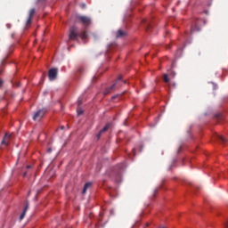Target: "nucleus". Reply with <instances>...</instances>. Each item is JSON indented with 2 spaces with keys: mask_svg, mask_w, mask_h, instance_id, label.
<instances>
[{
  "mask_svg": "<svg viewBox=\"0 0 228 228\" xmlns=\"http://www.w3.org/2000/svg\"><path fill=\"white\" fill-rule=\"evenodd\" d=\"M16 86H20V83H17V84H16Z\"/></svg>",
  "mask_w": 228,
  "mask_h": 228,
  "instance_id": "obj_26",
  "label": "nucleus"
},
{
  "mask_svg": "<svg viewBox=\"0 0 228 228\" xmlns=\"http://www.w3.org/2000/svg\"><path fill=\"white\" fill-rule=\"evenodd\" d=\"M80 6L81 8H86V4H81Z\"/></svg>",
  "mask_w": 228,
  "mask_h": 228,
  "instance_id": "obj_22",
  "label": "nucleus"
},
{
  "mask_svg": "<svg viewBox=\"0 0 228 228\" xmlns=\"http://www.w3.org/2000/svg\"><path fill=\"white\" fill-rule=\"evenodd\" d=\"M127 36V32L122 30V29H118L117 34H116V37L118 38H124V37Z\"/></svg>",
  "mask_w": 228,
  "mask_h": 228,
  "instance_id": "obj_9",
  "label": "nucleus"
},
{
  "mask_svg": "<svg viewBox=\"0 0 228 228\" xmlns=\"http://www.w3.org/2000/svg\"><path fill=\"white\" fill-rule=\"evenodd\" d=\"M92 187V183L89 182V183H86L85 185H84V188L82 190V193L83 195H85V193H86V191L88 190V188H91Z\"/></svg>",
  "mask_w": 228,
  "mask_h": 228,
  "instance_id": "obj_12",
  "label": "nucleus"
},
{
  "mask_svg": "<svg viewBox=\"0 0 228 228\" xmlns=\"http://www.w3.org/2000/svg\"><path fill=\"white\" fill-rule=\"evenodd\" d=\"M1 86H3V80L2 79H0V88H1Z\"/></svg>",
  "mask_w": 228,
  "mask_h": 228,
  "instance_id": "obj_24",
  "label": "nucleus"
},
{
  "mask_svg": "<svg viewBox=\"0 0 228 228\" xmlns=\"http://www.w3.org/2000/svg\"><path fill=\"white\" fill-rule=\"evenodd\" d=\"M38 1L44 2V1H45V0H38Z\"/></svg>",
  "mask_w": 228,
  "mask_h": 228,
  "instance_id": "obj_29",
  "label": "nucleus"
},
{
  "mask_svg": "<svg viewBox=\"0 0 228 228\" xmlns=\"http://www.w3.org/2000/svg\"><path fill=\"white\" fill-rule=\"evenodd\" d=\"M77 104L78 106H81V104H83V100H81V98H78Z\"/></svg>",
  "mask_w": 228,
  "mask_h": 228,
  "instance_id": "obj_19",
  "label": "nucleus"
},
{
  "mask_svg": "<svg viewBox=\"0 0 228 228\" xmlns=\"http://www.w3.org/2000/svg\"><path fill=\"white\" fill-rule=\"evenodd\" d=\"M122 83L126 84V81H122V76H119L116 80L115 84H113L110 87H108L107 89H105V91L103 92V94L108 95V94H110V92H111V90L115 88V86H117V88H120V86H122Z\"/></svg>",
  "mask_w": 228,
  "mask_h": 228,
  "instance_id": "obj_2",
  "label": "nucleus"
},
{
  "mask_svg": "<svg viewBox=\"0 0 228 228\" xmlns=\"http://www.w3.org/2000/svg\"><path fill=\"white\" fill-rule=\"evenodd\" d=\"M216 139L219 141V142H222L223 143H225V142H227V139H225V137L222 136V135H217L216 136Z\"/></svg>",
  "mask_w": 228,
  "mask_h": 228,
  "instance_id": "obj_13",
  "label": "nucleus"
},
{
  "mask_svg": "<svg viewBox=\"0 0 228 228\" xmlns=\"http://www.w3.org/2000/svg\"><path fill=\"white\" fill-rule=\"evenodd\" d=\"M163 81H164V83H170V78H168L167 74H164Z\"/></svg>",
  "mask_w": 228,
  "mask_h": 228,
  "instance_id": "obj_14",
  "label": "nucleus"
},
{
  "mask_svg": "<svg viewBox=\"0 0 228 228\" xmlns=\"http://www.w3.org/2000/svg\"><path fill=\"white\" fill-rule=\"evenodd\" d=\"M119 94L112 96V99H117Z\"/></svg>",
  "mask_w": 228,
  "mask_h": 228,
  "instance_id": "obj_25",
  "label": "nucleus"
},
{
  "mask_svg": "<svg viewBox=\"0 0 228 228\" xmlns=\"http://www.w3.org/2000/svg\"><path fill=\"white\" fill-rule=\"evenodd\" d=\"M12 138V134L6 133L4 136V139L1 142L2 145H5V147H8L10 145V139Z\"/></svg>",
  "mask_w": 228,
  "mask_h": 228,
  "instance_id": "obj_6",
  "label": "nucleus"
},
{
  "mask_svg": "<svg viewBox=\"0 0 228 228\" xmlns=\"http://www.w3.org/2000/svg\"><path fill=\"white\" fill-rule=\"evenodd\" d=\"M78 72H79V74H83V72H85V68L79 67L78 68Z\"/></svg>",
  "mask_w": 228,
  "mask_h": 228,
  "instance_id": "obj_18",
  "label": "nucleus"
},
{
  "mask_svg": "<svg viewBox=\"0 0 228 228\" xmlns=\"http://www.w3.org/2000/svg\"><path fill=\"white\" fill-rule=\"evenodd\" d=\"M61 129H65V126H61Z\"/></svg>",
  "mask_w": 228,
  "mask_h": 228,
  "instance_id": "obj_28",
  "label": "nucleus"
},
{
  "mask_svg": "<svg viewBox=\"0 0 228 228\" xmlns=\"http://www.w3.org/2000/svg\"><path fill=\"white\" fill-rule=\"evenodd\" d=\"M33 20V18H31V17L28 16V20H27V22H26L27 26L31 25V20Z\"/></svg>",
  "mask_w": 228,
  "mask_h": 228,
  "instance_id": "obj_16",
  "label": "nucleus"
},
{
  "mask_svg": "<svg viewBox=\"0 0 228 228\" xmlns=\"http://www.w3.org/2000/svg\"><path fill=\"white\" fill-rule=\"evenodd\" d=\"M28 175V172L23 173V177H26Z\"/></svg>",
  "mask_w": 228,
  "mask_h": 228,
  "instance_id": "obj_23",
  "label": "nucleus"
},
{
  "mask_svg": "<svg viewBox=\"0 0 228 228\" xmlns=\"http://www.w3.org/2000/svg\"><path fill=\"white\" fill-rule=\"evenodd\" d=\"M47 152H48V154H51V153L53 152V149L48 148V149H47Z\"/></svg>",
  "mask_w": 228,
  "mask_h": 228,
  "instance_id": "obj_21",
  "label": "nucleus"
},
{
  "mask_svg": "<svg viewBox=\"0 0 228 228\" xmlns=\"http://www.w3.org/2000/svg\"><path fill=\"white\" fill-rule=\"evenodd\" d=\"M77 37L83 40H86L88 38V33L86 31L79 32V29L76 26L71 27L69 28V39L77 40Z\"/></svg>",
  "mask_w": 228,
  "mask_h": 228,
  "instance_id": "obj_1",
  "label": "nucleus"
},
{
  "mask_svg": "<svg viewBox=\"0 0 228 228\" xmlns=\"http://www.w3.org/2000/svg\"><path fill=\"white\" fill-rule=\"evenodd\" d=\"M191 33H194V31H200V25H199V21H196L194 25L191 28Z\"/></svg>",
  "mask_w": 228,
  "mask_h": 228,
  "instance_id": "obj_10",
  "label": "nucleus"
},
{
  "mask_svg": "<svg viewBox=\"0 0 228 228\" xmlns=\"http://www.w3.org/2000/svg\"><path fill=\"white\" fill-rule=\"evenodd\" d=\"M77 115H83V110H77Z\"/></svg>",
  "mask_w": 228,
  "mask_h": 228,
  "instance_id": "obj_20",
  "label": "nucleus"
},
{
  "mask_svg": "<svg viewBox=\"0 0 228 228\" xmlns=\"http://www.w3.org/2000/svg\"><path fill=\"white\" fill-rule=\"evenodd\" d=\"M48 77H49L50 81H54V79H56V77H58V69L53 68V69H49Z\"/></svg>",
  "mask_w": 228,
  "mask_h": 228,
  "instance_id": "obj_4",
  "label": "nucleus"
},
{
  "mask_svg": "<svg viewBox=\"0 0 228 228\" xmlns=\"http://www.w3.org/2000/svg\"><path fill=\"white\" fill-rule=\"evenodd\" d=\"M45 113H47V109H40L37 111H36L33 115V120L40 122L44 117H45Z\"/></svg>",
  "mask_w": 228,
  "mask_h": 228,
  "instance_id": "obj_3",
  "label": "nucleus"
},
{
  "mask_svg": "<svg viewBox=\"0 0 228 228\" xmlns=\"http://www.w3.org/2000/svg\"><path fill=\"white\" fill-rule=\"evenodd\" d=\"M28 209H29V202L27 201L26 205H25V207L23 208V211H22V213L20 216V221L24 220V217L26 216V213H28Z\"/></svg>",
  "mask_w": 228,
  "mask_h": 228,
  "instance_id": "obj_8",
  "label": "nucleus"
},
{
  "mask_svg": "<svg viewBox=\"0 0 228 228\" xmlns=\"http://www.w3.org/2000/svg\"><path fill=\"white\" fill-rule=\"evenodd\" d=\"M35 15V9H31L29 11V14H28V17L32 18L33 19V16Z\"/></svg>",
  "mask_w": 228,
  "mask_h": 228,
  "instance_id": "obj_15",
  "label": "nucleus"
},
{
  "mask_svg": "<svg viewBox=\"0 0 228 228\" xmlns=\"http://www.w3.org/2000/svg\"><path fill=\"white\" fill-rule=\"evenodd\" d=\"M77 19H79L80 22L85 24L86 27L92 24V19H90L88 16H78Z\"/></svg>",
  "mask_w": 228,
  "mask_h": 228,
  "instance_id": "obj_5",
  "label": "nucleus"
},
{
  "mask_svg": "<svg viewBox=\"0 0 228 228\" xmlns=\"http://www.w3.org/2000/svg\"><path fill=\"white\" fill-rule=\"evenodd\" d=\"M110 129V124H107L101 131L100 133L97 134V138H101V134H102V133H106V131H108Z\"/></svg>",
  "mask_w": 228,
  "mask_h": 228,
  "instance_id": "obj_11",
  "label": "nucleus"
},
{
  "mask_svg": "<svg viewBox=\"0 0 228 228\" xmlns=\"http://www.w3.org/2000/svg\"><path fill=\"white\" fill-rule=\"evenodd\" d=\"M1 72H3V70H0V74H1Z\"/></svg>",
  "mask_w": 228,
  "mask_h": 228,
  "instance_id": "obj_30",
  "label": "nucleus"
},
{
  "mask_svg": "<svg viewBox=\"0 0 228 228\" xmlns=\"http://www.w3.org/2000/svg\"><path fill=\"white\" fill-rule=\"evenodd\" d=\"M27 168H28V169L31 168V166H27Z\"/></svg>",
  "mask_w": 228,
  "mask_h": 228,
  "instance_id": "obj_27",
  "label": "nucleus"
},
{
  "mask_svg": "<svg viewBox=\"0 0 228 228\" xmlns=\"http://www.w3.org/2000/svg\"><path fill=\"white\" fill-rule=\"evenodd\" d=\"M216 118H218V120H222V118H224V116H222V114H216Z\"/></svg>",
  "mask_w": 228,
  "mask_h": 228,
  "instance_id": "obj_17",
  "label": "nucleus"
},
{
  "mask_svg": "<svg viewBox=\"0 0 228 228\" xmlns=\"http://www.w3.org/2000/svg\"><path fill=\"white\" fill-rule=\"evenodd\" d=\"M142 22L144 24L146 31H151V28H152V22H151V20L143 19Z\"/></svg>",
  "mask_w": 228,
  "mask_h": 228,
  "instance_id": "obj_7",
  "label": "nucleus"
}]
</instances>
